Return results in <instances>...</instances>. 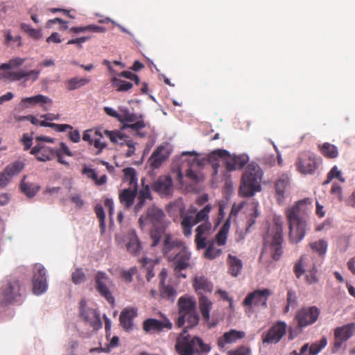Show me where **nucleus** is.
<instances>
[{"label":"nucleus","mask_w":355,"mask_h":355,"mask_svg":"<svg viewBox=\"0 0 355 355\" xmlns=\"http://www.w3.org/2000/svg\"><path fill=\"white\" fill-rule=\"evenodd\" d=\"M137 309L132 307L125 308L119 316L120 324L126 331L132 330L133 320L137 316Z\"/></svg>","instance_id":"23"},{"label":"nucleus","mask_w":355,"mask_h":355,"mask_svg":"<svg viewBox=\"0 0 355 355\" xmlns=\"http://www.w3.org/2000/svg\"><path fill=\"white\" fill-rule=\"evenodd\" d=\"M286 332V324L284 322H277L266 333L262 334L263 343H277Z\"/></svg>","instance_id":"19"},{"label":"nucleus","mask_w":355,"mask_h":355,"mask_svg":"<svg viewBox=\"0 0 355 355\" xmlns=\"http://www.w3.org/2000/svg\"><path fill=\"white\" fill-rule=\"evenodd\" d=\"M198 211V209L193 205L190 206L186 212L180 211V218H182L180 224L185 236H189L191 234V223L195 217L194 215L196 216Z\"/></svg>","instance_id":"22"},{"label":"nucleus","mask_w":355,"mask_h":355,"mask_svg":"<svg viewBox=\"0 0 355 355\" xmlns=\"http://www.w3.org/2000/svg\"><path fill=\"white\" fill-rule=\"evenodd\" d=\"M52 128L58 132H65L67 130H73V127L69 124L53 123Z\"/></svg>","instance_id":"64"},{"label":"nucleus","mask_w":355,"mask_h":355,"mask_svg":"<svg viewBox=\"0 0 355 355\" xmlns=\"http://www.w3.org/2000/svg\"><path fill=\"white\" fill-rule=\"evenodd\" d=\"M127 236V250L132 254H137L141 250V245L140 241H139L136 232L133 230L129 231Z\"/></svg>","instance_id":"30"},{"label":"nucleus","mask_w":355,"mask_h":355,"mask_svg":"<svg viewBox=\"0 0 355 355\" xmlns=\"http://www.w3.org/2000/svg\"><path fill=\"white\" fill-rule=\"evenodd\" d=\"M80 315L90 324L94 329L101 327L102 323L100 319L99 314L96 310L86 306V301L81 300L80 303Z\"/></svg>","instance_id":"21"},{"label":"nucleus","mask_w":355,"mask_h":355,"mask_svg":"<svg viewBox=\"0 0 355 355\" xmlns=\"http://www.w3.org/2000/svg\"><path fill=\"white\" fill-rule=\"evenodd\" d=\"M312 207V200L305 198L295 202L285 210L291 243H298L304 238L307 230L306 217Z\"/></svg>","instance_id":"2"},{"label":"nucleus","mask_w":355,"mask_h":355,"mask_svg":"<svg viewBox=\"0 0 355 355\" xmlns=\"http://www.w3.org/2000/svg\"><path fill=\"white\" fill-rule=\"evenodd\" d=\"M83 141L88 142L89 145L93 146L94 141V132L92 130H85L83 135Z\"/></svg>","instance_id":"61"},{"label":"nucleus","mask_w":355,"mask_h":355,"mask_svg":"<svg viewBox=\"0 0 355 355\" xmlns=\"http://www.w3.org/2000/svg\"><path fill=\"white\" fill-rule=\"evenodd\" d=\"M144 181H145L144 179L141 180L142 187L139 191H137V197H138V198H141V199H144L146 200L151 201V200H153V196H152V194L150 192L151 187H150L149 185H148V184L145 185Z\"/></svg>","instance_id":"43"},{"label":"nucleus","mask_w":355,"mask_h":355,"mask_svg":"<svg viewBox=\"0 0 355 355\" xmlns=\"http://www.w3.org/2000/svg\"><path fill=\"white\" fill-rule=\"evenodd\" d=\"M90 39V37H81L76 39L70 40L67 42V44H76L78 49L82 48L83 43L85 42Z\"/></svg>","instance_id":"62"},{"label":"nucleus","mask_w":355,"mask_h":355,"mask_svg":"<svg viewBox=\"0 0 355 355\" xmlns=\"http://www.w3.org/2000/svg\"><path fill=\"white\" fill-rule=\"evenodd\" d=\"M175 349L178 355H196L209 352L211 347L200 338L188 334L184 329L176 338Z\"/></svg>","instance_id":"5"},{"label":"nucleus","mask_w":355,"mask_h":355,"mask_svg":"<svg viewBox=\"0 0 355 355\" xmlns=\"http://www.w3.org/2000/svg\"><path fill=\"white\" fill-rule=\"evenodd\" d=\"M298 171L303 174H311L318 167V162L312 157H301L297 162Z\"/></svg>","instance_id":"27"},{"label":"nucleus","mask_w":355,"mask_h":355,"mask_svg":"<svg viewBox=\"0 0 355 355\" xmlns=\"http://www.w3.org/2000/svg\"><path fill=\"white\" fill-rule=\"evenodd\" d=\"M172 328L173 323L164 315H162V320L155 318H148L143 322V329L146 333H160L164 329L168 331L172 329Z\"/></svg>","instance_id":"18"},{"label":"nucleus","mask_w":355,"mask_h":355,"mask_svg":"<svg viewBox=\"0 0 355 355\" xmlns=\"http://www.w3.org/2000/svg\"><path fill=\"white\" fill-rule=\"evenodd\" d=\"M273 223L271 230V238L269 235L264 238V246L261 255L268 250L272 259L278 261L283 254V222L280 217H275Z\"/></svg>","instance_id":"8"},{"label":"nucleus","mask_w":355,"mask_h":355,"mask_svg":"<svg viewBox=\"0 0 355 355\" xmlns=\"http://www.w3.org/2000/svg\"><path fill=\"white\" fill-rule=\"evenodd\" d=\"M152 190L162 198H170L174 192L172 178L168 175H160L151 184Z\"/></svg>","instance_id":"13"},{"label":"nucleus","mask_w":355,"mask_h":355,"mask_svg":"<svg viewBox=\"0 0 355 355\" xmlns=\"http://www.w3.org/2000/svg\"><path fill=\"white\" fill-rule=\"evenodd\" d=\"M327 344V340L323 337L319 341L313 343L309 346V354L317 355Z\"/></svg>","instance_id":"44"},{"label":"nucleus","mask_w":355,"mask_h":355,"mask_svg":"<svg viewBox=\"0 0 355 355\" xmlns=\"http://www.w3.org/2000/svg\"><path fill=\"white\" fill-rule=\"evenodd\" d=\"M249 157H193L191 163V168L187 171V177L194 183L202 180V175L193 171V168H202L205 165H210L213 169V175L218 172L220 164H225L227 170L231 171L240 170L246 164Z\"/></svg>","instance_id":"3"},{"label":"nucleus","mask_w":355,"mask_h":355,"mask_svg":"<svg viewBox=\"0 0 355 355\" xmlns=\"http://www.w3.org/2000/svg\"><path fill=\"white\" fill-rule=\"evenodd\" d=\"M320 314V310L315 306L300 309L295 316L297 327L302 329L314 324L318 320Z\"/></svg>","instance_id":"11"},{"label":"nucleus","mask_w":355,"mask_h":355,"mask_svg":"<svg viewBox=\"0 0 355 355\" xmlns=\"http://www.w3.org/2000/svg\"><path fill=\"white\" fill-rule=\"evenodd\" d=\"M317 270L315 266L308 271V274L306 275V282L309 284H313L318 282V278L316 277Z\"/></svg>","instance_id":"57"},{"label":"nucleus","mask_w":355,"mask_h":355,"mask_svg":"<svg viewBox=\"0 0 355 355\" xmlns=\"http://www.w3.org/2000/svg\"><path fill=\"white\" fill-rule=\"evenodd\" d=\"M145 126L146 124L143 121H138L133 122L131 124H124L123 128H130L132 130L139 132V130L143 129L144 128H145ZM137 134L139 135L141 137L144 136V134H141L139 132H138Z\"/></svg>","instance_id":"56"},{"label":"nucleus","mask_w":355,"mask_h":355,"mask_svg":"<svg viewBox=\"0 0 355 355\" xmlns=\"http://www.w3.org/2000/svg\"><path fill=\"white\" fill-rule=\"evenodd\" d=\"M26 176L24 175L20 183V189L21 192L28 198H32L39 191L40 186L33 183L26 182Z\"/></svg>","instance_id":"36"},{"label":"nucleus","mask_w":355,"mask_h":355,"mask_svg":"<svg viewBox=\"0 0 355 355\" xmlns=\"http://www.w3.org/2000/svg\"><path fill=\"white\" fill-rule=\"evenodd\" d=\"M71 280L75 284H80L85 282L86 275L82 268H77L72 273Z\"/></svg>","instance_id":"51"},{"label":"nucleus","mask_w":355,"mask_h":355,"mask_svg":"<svg viewBox=\"0 0 355 355\" xmlns=\"http://www.w3.org/2000/svg\"><path fill=\"white\" fill-rule=\"evenodd\" d=\"M33 291L35 294L40 295L47 289L46 270L40 263H36L33 268Z\"/></svg>","instance_id":"17"},{"label":"nucleus","mask_w":355,"mask_h":355,"mask_svg":"<svg viewBox=\"0 0 355 355\" xmlns=\"http://www.w3.org/2000/svg\"><path fill=\"white\" fill-rule=\"evenodd\" d=\"M340 171L338 169V168L335 166H334L331 171L327 174V178L324 182V184H329L332 179L337 178L338 179L340 180L342 182H344V179H342L340 177Z\"/></svg>","instance_id":"55"},{"label":"nucleus","mask_w":355,"mask_h":355,"mask_svg":"<svg viewBox=\"0 0 355 355\" xmlns=\"http://www.w3.org/2000/svg\"><path fill=\"white\" fill-rule=\"evenodd\" d=\"M94 280L96 291L110 304H113L114 303V297L110 291L112 282L107 274L102 271H98L94 275Z\"/></svg>","instance_id":"14"},{"label":"nucleus","mask_w":355,"mask_h":355,"mask_svg":"<svg viewBox=\"0 0 355 355\" xmlns=\"http://www.w3.org/2000/svg\"><path fill=\"white\" fill-rule=\"evenodd\" d=\"M198 305L203 320L208 322L209 320V312L212 309V302L205 295H201L198 300Z\"/></svg>","instance_id":"32"},{"label":"nucleus","mask_w":355,"mask_h":355,"mask_svg":"<svg viewBox=\"0 0 355 355\" xmlns=\"http://www.w3.org/2000/svg\"><path fill=\"white\" fill-rule=\"evenodd\" d=\"M171 172L173 174H176L178 180L181 182L183 175L182 173V168H181V160L180 157L175 158L171 165Z\"/></svg>","instance_id":"50"},{"label":"nucleus","mask_w":355,"mask_h":355,"mask_svg":"<svg viewBox=\"0 0 355 355\" xmlns=\"http://www.w3.org/2000/svg\"><path fill=\"white\" fill-rule=\"evenodd\" d=\"M140 263H141V266L143 267L146 268L147 270V274H146V279L148 281H150V279L155 276V274L153 272V262L151 259L148 258H142L140 260Z\"/></svg>","instance_id":"49"},{"label":"nucleus","mask_w":355,"mask_h":355,"mask_svg":"<svg viewBox=\"0 0 355 355\" xmlns=\"http://www.w3.org/2000/svg\"><path fill=\"white\" fill-rule=\"evenodd\" d=\"M165 218L166 215L164 211L153 205L149 207L146 212L139 218V225L141 229H144L148 224L152 225L150 232V238L153 240L152 247H155L159 243L165 232Z\"/></svg>","instance_id":"4"},{"label":"nucleus","mask_w":355,"mask_h":355,"mask_svg":"<svg viewBox=\"0 0 355 355\" xmlns=\"http://www.w3.org/2000/svg\"><path fill=\"white\" fill-rule=\"evenodd\" d=\"M123 182H128L130 185V188L137 189V178L136 171L132 168H125L123 170Z\"/></svg>","instance_id":"38"},{"label":"nucleus","mask_w":355,"mask_h":355,"mask_svg":"<svg viewBox=\"0 0 355 355\" xmlns=\"http://www.w3.org/2000/svg\"><path fill=\"white\" fill-rule=\"evenodd\" d=\"M159 294L161 297L173 302L176 297L177 292L172 286L163 284L160 285Z\"/></svg>","instance_id":"39"},{"label":"nucleus","mask_w":355,"mask_h":355,"mask_svg":"<svg viewBox=\"0 0 355 355\" xmlns=\"http://www.w3.org/2000/svg\"><path fill=\"white\" fill-rule=\"evenodd\" d=\"M245 336V333L242 331L231 329L225 332L223 336L218 339V345L220 348H224L227 344L236 343L238 340L242 339Z\"/></svg>","instance_id":"24"},{"label":"nucleus","mask_w":355,"mask_h":355,"mask_svg":"<svg viewBox=\"0 0 355 355\" xmlns=\"http://www.w3.org/2000/svg\"><path fill=\"white\" fill-rule=\"evenodd\" d=\"M21 286L18 279L8 278L0 288V298L2 304H8L20 301Z\"/></svg>","instance_id":"10"},{"label":"nucleus","mask_w":355,"mask_h":355,"mask_svg":"<svg viewBox=\"0 0 355 355\" xmlns=\"http://www.w3.org/2000/svg\"><path fill=\"white\" fill-rule=\"evenodd\" d=\"M112 84L118 92H126L132 87L131 83L117 78H113L112 79Z\"/></svg>","instance_id":"41"},{"label":"nucleus","mask_w":355,"mask_h":355,"mask_svg":"<svg viewBox=\"0 0 355 355\" xmlns=\"http://www.w3.org/2000/svg\"><path fill=\"white\" fill-rule=\"evenodd\" d=\"M24 168V164L20 161L14 162L8 164L0 173V188H4L9 184L13 177L17 175Z\"/></svg>","instance_id":"20"},{"label":"nucleus","mask_w":355,"mask_h":355,"mask_svg":"<svg viewBox=\"0 0 355 355\" xmlns=\"http://www.w3.org/2000/svg\"><path fill=\"white\" fill-rule=\"evenodd\" d=\"M168 157H150L148 163L152 169L159 168Z\"/></svg>","instance_id":"54"},{"label":"nucleus","mask_w":355,"mask_h":355,"mask_svg":"<svg viewBox=\"0 0 355 355\" xmlns=\"http://www.w3.org/2000/svg\"><path fill=\"white\" fill-rule=\"evenodd\" d=\"M95 213L96 214V216L98 217L99 220V227L101 229V232H104L105 230V211L103 209V207L101 205H97L95 207Z\"/></svg>","instance_id":"48"},{"label":"nucleus","mask_w":355,"mask_h":355,"mask_svg":"<svg viewBox=\"0 0 355 355\" xmlns=\"http://www.w3.org/2000/svg\"><path fill=\"white\" fill-rule=\"evenodd\" d=\"M137 119V117L136 114L133 113H130L128 111L124 112L123 114L120 115V118L119 121L121 123L124 122H129V123H133L135 122Z\"/></svg>","instance_id":"59"},{"label":"nucleus","mask_w":355,"mask_h":355,"mask_svg":"<svg viewBox=\"0 0 355 355\" xmlns=\"http://www.w3.org/2000/svg\"><path fill=\"white\" fill-rule=\"evenodd\" d=\"M211 227V224L210 222H203V223L197 227L196 230V234L195 236V243L198 250L206 248V238L204 235L209 232Z\"/></svg>","instance_id":"25"},{"label":"nucleus","mask_w":355,"mask_h":355,"mask_svg":"<svg viewBox=\"0 0 355 355\" xmlns=\"http://www.w3.org/2000/svg\"><path fill=\"white\" fill-rule=\"evenodd\" d=\"M331 193L334 195L339 201L342 200V188L339 184L336 183L333 184L331 189Z\"/></svg>","instance_id":"60"},{"label":"nucleus","mask_w":355,"mask_h":355,"mask_svg":"<svg viewBox=\"0 0 355 355\" xmlns=\"http://www.w3.org/2000/svg\"><path fill=\"white\" fill-rule=\"evenodd\" d=\"M90 80L87 78L73 77L65 82L66 89L69 91L79 89L89 83Z\"/></svg>","instance_id":"33"},{"label":"nucleus","mask_w":355,"mask_h":355,"mask_svg":"<svg viewBox=\"0 0 355 355\" xmlns=\"http://www.w3.org/2000/svg\"><path fill=\"white\" fill-rule=\"evenodd\" d=\"M272 293L268 288L263 290H256L247 295L243 302V304L245 306H251L252 304L257 306H267V301L268 297Z\"/></svg>","instance_id":"16"},{"label":"nucleus","mask_w":355,"mask_h":355,"mask_svg":"<svg viewBox=\"0 0 355 355\" xmlns=\"http://www.w3.org/2000/svg\"><path fill=\"white\" fill-rule=\"evenodd\" d=\"M137 193V188H128L123 189L119 193V201L125 206V208L128 209L133 205Z\"/></svg>","instance_id":"28"},{"label":"nucleus","mask_w":355,"mask_h":355,"mask_svg":"<svg viewBox=\"0 0 355 355\" xmlns=\"http://www.w3.org/2000/svg\"><path fill=\"white\" fill-rule=\"evenodd\" d=\"M308 257L306 255L302 256L300 261L294 266V272L297 278H300L305 272L304 267H306Z\"/></svg>","instance_id":"45"},{"label":"nucleus","mask_w":355,"mask_h":355,"mask_svg":"<svg viewBox=\"0 0 355 355\" xmlns=\"http://www.w3.org/2000/svg\"><path fill=\"white\" fill-rule=\"evenodd\" d=\"M319 148L323 155H337L338 153L336 146L327 142L319 145Z\"/></svg>","instance_id":"46"},{"label":"nucleus","mask_w":355,"mask_h":355,"mask_svg":"<svg viewBox=\"0 0 355 355\" xmlns=\"http://www.w3.org/2000/svg\"><path fill=\"white\" fill-rule=\"evenodd\" d=\"M229 266V273L233 277H237L243 268L242 261L232 254H229L227 260Z\"/></svg>","instance_id":"31"},{"label":"nucleus","mask_w":355,"mask_h":355,"mask_svg":"<svg viewBox=\"0 0 355 355\" xmlns=\"http://www.w3.org/2000/svg\"><path fill=\"white\" fill-rule=\"evenodd\" d=\"M25 62V59L21 58H15L10 59L8 62L1 65L0 69L6 70L12 68H16L21 66Z\"/></svg>","instance_id":"47"},{"label":"nucleus","mask_w":355,"mask_h":355,"mask_svg":"<svg viewBox=\"0 0 355 355\" xmlns=\"http://www.w3.org/2000/svg\"><path fill=\"white\" fill-rule=\"evenodd\" d=\"M206 243L207 248L204 253V257L206 259L212 260L218 257L223 253L222 249L217 248L215 246L216 243L214 240L208 241Z\"/></svg>","instance_id":"34"},{"label":"nucleus","mask_w":355,"mask_h":355,"mask_svg":"<svg viewBox=\"0 0 355 355\" xmlns=\"http://www.w3.org/2000/svg\"><path fill=\"white\" fill-rule=\"evenodd\" d=\"M355 333V323L351 322L334 329V340L331 351L338 352L345 342H347Z\"/></svg>","instance_id":"12"},{"label":"nucleus","mask_w":355,"mask_h":355,"mask_svg":"<svg viewBox=\"0 0 355 355\" xmlns=\"http://www.w3.org/2000/svg\"><path fill=\"white\" fill-rule=\"evenodd\" d=\"M161 251L164 257L171 263L175 275L178 277L186 278L187 275L182 271L192 269L194 263L191 252L185 242L173 237L171 234H166Z\"/></svg>","instance_id":"1"},{"label":"nucleus","mask_w":355,"mask_h":355,"mask_svg":"<svg viewBox=\"0 0 355 355\" xmlns=\"http://www.w3.org/2000/svg\"><path fill=\"white\" fill-rule=\"evenodd\" d=\"M212 209V206L210 204H207L202 209L199 210L195 216L191 224L192 227L196 224L200 222H209V214Z\"/></svg>","instance_id":"35"},{"label":"nucleus","mask_w":355,"mask_h":355,"mask_svg":"<svg viewBox=\"0 0 355 355\" xmlns=\"http://www.w3.org/2000/svg\"><path fill=\"white\" fill-rule=\"evenodd\" d=\"M178 317L175 321L178 327H182L187 322L185 329L196 327L200 320V317L196 311V302L194 297L184 295L178 301Z\"/></svg>","instance_id":"6"},{"label":"nucleus","mask_w":355,"mask_h":355,"mask_svg":"<svg viewBox=\"0 0 355 355\" xmlns=\"http://www.w3.org/2000/svg\"><path fill=\"white\" fill-rule=\"evenodd\" d=\"M40 73V70H31L29 71H25L24 70H19L17 71H10L8 72L6 76L12 81L20 80L22 78H25V81L31 79L33 82L37 80Z\"/></svg>","instance_id":"26"},{"label":"nucleus","mask_w":355,"mask_h":355,"mask_svg":"<svg viewBox=\"0 0 355 355\" xmlns=\"http://www.w3.org/2000/svg\"><path fill=\"white\" fill-rule=\"evenodd\" d=\"M227 234L224 230H220L216 235L215 243H217L219 246L225 245L227 239Z\"/></svg>","instance_id":"58"},{"label":"nucleus","mask_w":355,"mask_h":355,"mask_svg":"<svg viewBox=\"0 0 355 355\" xmlns=\"http://www.w3.org/2000/svg\"><path fill=\"white\" fill-rule=\"evenodd\" d=\"M21 103H28L31 105H43L46 103H52V100L49 97L42 94H37L31 97L23 98L21 101Z\"/></svg>","instance_id":"37"},{"label":"nucleus","mask_w":355,"mask_h":355,"mask_svg":"<svg viewBox=\"0 0 355 355\" xmlns=\"http://www.w3.org/2000/svg\"><path fill=\"white\" fill-rule=\"evenodd\" d=\"M5 41L4 44L6 45L10 44L11 42H16L17 46H21V37L19 35L13 37L11 35L10 31H6L4 34Z\"/></svg>","instance_id":"53"},{"label":"nucleus","mask_w":355,"mask_h":355,"mask_svg":"<svg viewBox=\"0 0 355 355\" xmlns=\"http://www.w3.org/2000/svg\"><path fill=\"white\" fill-rule=\"evenodd\" d=\"M105 137L108 138L113 144L123 145L125 142L128 146L126 155H131L134 153L135 148L133 142L130 139H126L125 136L119 130H107L97 129L94 131V141L93 146L98 150V153H101L102 150L106 148L107 143Z\"/></svg>","instance_id":"9"},{"label":"nucleus","mask_w":355,"mask_h":355,"mask_svg":"<svg viewBox=\"0 0 355 355\" xmlns=\"http://www.w3.org/2000/svg\"><path fill=\"white\" fill-rule=\"evenodd\" d=\"M251 349L246 345H241L234 349L230 350L227 355H250Z\"/></svg>","instance_id":"52"},{"label":"nucleus","mask_w":355,"mask_h":355,"mask_svg":"<svg viewBox=\"0 0 355 355\" xmlns=\"http://www.w3.org/2000/svg\"><path fill=\"white\" fill-rule=\"evenodd\" d=\"M21 29L24 31L28 35L35 40H40L42 37V33L40 29H35L32 28L30 25L25 23L21 24Z\"/></svg>","instance_id":"40"},{"label":"nucleus","mask_w":355,"mask_h":355,"mask_svg":"<svg viewBox=\"0 0 355 355\" xmlns=\"http://www.w3.org/2000/svg\"><path fill=\"white\" fill-rule=\"evenodd\" d=\"M193 286L200 296L203 295V292L211 293L213 291V284L204 276L196 277L193 280Z\"/></svg>","instance_id":"29"},{"label":"nucleus","mask_w":355,"mask_h":355,"mask_svg":"<svg viewBox=\"0 0 355 355\" xmlns=\"http://www.w3.org/2000/svg\"><path fill=\"white\" fill-rule=\"evenodd\" d=\"M291 188V180L286 173L280 175L275 182V198L279 205L285 202V200L289 194Z\"/></svg>","instance_id":"15"},{"label":"nucleus","mask_w":355,"mask_h":355,"mask_svg":"<svg viewBox=\"0 0 355 355\" xmlns=\"http://www.w3.org/2000/svg\"><path fill=\"white\" fill-rule=\"evenodd\" d=\"M136 272V268H132L128 270H124L122 272L121 276L123 279L127 282H131L132 281V275Z\"/></svg>","instance_id":"63"},{"label":"nucleus","mask_w":355,"mask_h":355,"mask_svg":"<svg viewBox=\"0 0 355 355\" xmlns=\"http://www.w3.org/2000/svg\"><path fill=\"white\" fill-rule=\"evenodd\" d=\"M262 176L263 171L257 164L252 162L248 164L241 178L239 195L243 197H251L256 192L260 191Z\"/></svg>","instance_id":"7"},{"label":"nucleus","mask_w":355,"mask_h":355,"mask_svg":"<svg viewBox=\"0 0 355 355\" xmlns=\"http://www.w3.org/2000/svg\"><path fill=\"white\" fill-rule=\"evenodd\" d=\"M310 248L315 252L318 253L319 255L323 256L327 252V242L323 239L311 243L309 244Z\"/></svg>","instance_id":"42"}]
</instances>
